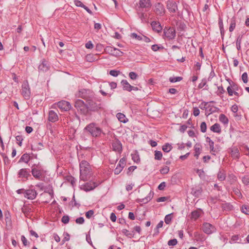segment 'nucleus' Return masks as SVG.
Masks as SVG:
<instances>
[{
  "instance_id": "473e14b6",
  "label": "nucleus",
  "mask_w": 249,
  "mask_h": 249,
  "mask_svg": "<svg viewBox=\"0 0 249 249\" xmlns=\"http://www.w3.org/2000/svg\"><path fill=\"white\" fill-rule=\"evenodd\" d=\"M200 215V211L199 210H196L192 212L191 218L194 220L197 219Z\"/></svg>"
},
{
  "instance_id": "2eb2a0df",
  "label": "nucleus",
  "mask_w": 249,
  "mask_h": 249,
  "mask_svg": "<svg viewBox=\"0 0 249 249\" xmlns=\"http://www.w3.org/2000/svg\"><path fill=\"white\" fill-rule=\"evenodd\" d=\"M112 149L113 151L121 152L122 150V143L118 139H115L112 142Z\"/></svg>"
},
{
  "instance_id": "69168bd1",
  "label": "nucleus",
  "mask_w": 249,
  "mask_h": 249,
  "mask_svg": "<svg viewBox=\"0 0 249 249\" xmlns=\"http://www.w3.org/2000/svg\"><path fill=\"white\" fill-rule=\"evenodd\" d=\"M120 73L119 71H115V70H111L109 71V74L113 76L116 77Z\"/></svg>"
},
{
  "instance_id": "f03ea898",
  "label": "nucleus",
  "mask_w": 249,
  "mask_h": 249,
  "mask_svg": "<svg viewBox=\"0 0 249 249\" xmlns=\"http://www.w3.org/2000/svg\"><path fill=\"white\" fill-rule=\"evenodd\" d=\"M84 131L94 138H99L101 136L102 134L105 135L102 129L96 124L94 123L87 125L85 127Z\"/></svg>"
},
{
  "instance_id": "c9c22d12",
  "label": "nucleus",
  "mask_w": 249,
  "mask_h": 249,
  "mask_svg": "<svg viewBox=\"0 0 249 249\" xmlns=\"http://www.w3.org/2000/svg\"><path fill=\"white\" fill-rule=\"evenodd\" d=\"M138 10L139 11L138 12V13L139 15V18L141 19L142 22H146L147 19V15L144 13L140 12V9H139Z\"/></svg>"
},
{
  "instance_id": "dca6fc26",
  "label": "nucleus",
  "mask_w": 249,
  "mask_h": 249,
  "mask_svg": "<svg viewBox=\"0 0 249 249\" xmlns=\"http://www.w3.org/2000/svg\"><path fill=\"white\" fill-rule=\"evenodd\" d=\"M50 68V64L49 62L45 59L42 61L41 63L38 66V70L40 71L46 72L49 70Z\"/></svg>"
},
{
  "instance_id": "58836bf2",
  "label": "nucleus",
  "mask_w": 249,
  "mask_h": 249,
  "mask_svg": "<svg viewBox=\"0 0 249 249\" xmlns=\"http://www.w3.org/2000/svg\"><path fill=\"white\" fill-rule=\"evenodd\" d=\"M241 211L246 214H249V207L246 205H243L241 208Z\"/></svg>"
},
{
  "instance_id": "a19ab883",
  "label": "nucleus",
  "mask_w": 249,
  "mask_h": 249,
  "mask_svg": "<svg viewBox=\"0 0 249 249\" xmlns=\"http://www.w3.org/2000/svg\"><path fill=\"white\" fill-rule=\"evenodd\" d=\"M172 214L173 213H172L167 214L165 216V218H164V221L166 224H169L171 223L172 219V217L171 216Z\"/></svg>"
},
{
  "instance_id": "bf43d9fd",
  "label": "nucleus",
  "mask_w": 249,
  "mask_h": 249,
  "mask_svg": "<svg viewBox=\"0 0 249 249\" xmlns=\"http://www.w3.org/2000/svg\"><path fill=\"white\" fill-rule=\"evenodd\" d=\"M94 214V211L93 210H89L86 213V216L88 218H91Z\"/></svg>"
},
{
  "instance_id": "ea45409f",
  "label": "nucleus",
  "mask_w": 249,
  "mask_h": 249,
  "mask_svg": "<svg viewBox=\"0 0 249 249\" xmlns=\"http://www.w3.org/2000/svg\"><path fill=\"white\" fill-rule=\"evenodd\" d=\"M162 157V154L161 151H155V159L157 160H160Z\"/></svg>"
},
{
  "instance_id": "1a4fd4ad",
  "label": "nucleus",
  "mask_w": 249,
  "mask_h": 249,
  "mask_svg": "<svg viewBox=\"0 0 249 249\" xmlns=\"http://www.w3.org/2000/svg\"><path fill=\"white\" fill-rule=\"evenodd\" d=\"M105 51L109 54L115 56H121L123 54V53L122 51L116 48L112 47L111 46L106 47Z\"/></svg>"
},
{
  "instance_id": "7c9ffc66",
  "label": "nucleus",
  "mask_w": 249,
  "mask_h": 249,
  "mask_svg": "<svg viewBox=\"0 0 249 249\" xmlns=\"http://www.w3.org/2000/svg\"><path fill=\"white\" fill-rule=\"evenodd\" d=\"M131 155L132 160L134 162L139 163L140 161V156L137 151H135L133 153H132Z\"/></svg>"
},
{
  "instance_id": "4c0bfd02",
  "label": "nucleus",
  "mask_w": 249,
  "mask_h": 249,
  "mask_svg": "<svg viewBox=\"0 0 249 249\" xmlns=\"http://www.w3.org/2000/svg\"><path fill=\"white\" fill-rule=\"evenodd\" d=\"M242 36H239L237 39H236V48L237 49V50L239 51L241 50V42H242Z\"/></svg>"
},
{
  "instance_id": "f257e3e1",
  "label": "nucleus",
  "mask_w": 249,
  "mask_h": 249,
  "mask_svg": "<svg viewBox=\"0 0 249 249\" xmlns=\"http://www.w3.org/2000/svg\"><path fill=\"white\" fill-rule=\"evenodd\" d=\"M80 178L83 181L89 180L93 175L91 167L89 163L85 160L80 163Z\"/></svg>"
},
{
  "instance_id": "20e7f679",
  "label": "nucleus",
  "mask_w": 249,
  "mask_h": 249,
  "mask_svg": "<svg viewBox=\"0 0 249 249\" xmlns=\"http://www.w3.org/2000/svg\"><path fill=\"white\" fill-rule=\"evenodd\" d=\"M21 88V94L25 99H29L31 96V90L27 80H25L23 82Z\"/></svg>"
},
{
  "instance_id": "c756f323",
  "label": "nucleus",
  "mask_w": 249,
  "mask_h": 249,
  "mask_svg": "<svg viewBox=\"0 0 249 249\" xmlns=\"http://www.w3.org/2000/svg\"><path fill=\"white\" fill-rule=\"evenodd\" d=\"M30 160V156H29V154L26 153V154H24L23 155H22V156L21 157L19 160V162H25L26 163H28V162Z\"/></svg>"
},
{
  "instance_id": "9b49d317",
  "label": "nucleus",
  "mask_w": 249,
  "mask_h": 249,
  "mask_svg": "<svg viewBox=\"0 0 249 249\" xmlns=\"http://www.w3.org/2000/svg\"><path fill=\"white\" fill-rule=\"evenodd\" d=\"M98 185V184L95 182L89 181L82 185L81 187V189L84 190L85 191L88 192L92 190Z\"/></svg>"
},
{
  "instance_id": "cd10ccee",
  "label": "nucleus",
  "mask_w": 249,
  "mask_h": 249,
  "mask_svg": "<svg viewBox=\"0 0 249 249\" xmlns=\"http://www.w3.org/2000/svg\"><path fill=\"white\" fill-rule=\"evenodd\" d=\"M153 196V193H151V192H150L147 196L143 198L140 199L139 200V202H142L143 203H146L152 199Z\"/></svg>"
},
{
  "instance_id": "864d4df0",
  "label": "nucleus",
  "mask_w": 249,
  "mask_h": 249,
  "mask_svg": "<svg viewBox=\"0 0 249 249\" xmlns=\"http://www.w3.org/2000/svg\"><path fill=\"white\" fill-rule=\"evenodd\" d=\"M207 83V80L206 79H203L202 80L198 86V88L199 89H202L205 86H206Z\"/></svg>"
},
{
  "instance_id": "13d9d810",
  "label": "nucleus",
  "mask_w": 249,
  "mask_h": 249,
  "mask_svg": "<svg viewBox=\"0 0 249 249\" xmlns=\"http://www.w3.org/2000/svg\"><path fill=\"white\" fill-rule=\"evenodd\" d=\"M21 240L24 246H26L28 245L29 242L27 241V239L24 235H22L21 236Z\"/></svg>"
},
{
  "instance_id": "c03bdc74",
  "label": "nucleus",
  "mask_w": 249,
  "mask_h": 249,
  "mask_svg": "<svg viewBox=\"0 0 249 249\" xmlns=\"http://www.w3.org/2000/svg\"><path fill=\"white\" fill-rule=\"evenodd\" d=\"M67 180L70 182L72 186L75 184V179L72 176H67Z\"/></svg>"
},
{
  "instance_id": "49530a36",
  "label": "nucleus",
  "mask_w": 249,
  "mask_h": 249,
  "mask_svg": "<svg viewBox=\"0 0 249 249\" xmlns=\"http://www.w3.org/2000/svg\"><path fill=\"white\" fill-rule=\"evenodd\" d=\"M200 130L203 133H204L207 130V125L205 122L201 123L200 124Z\"/></svg>"
},
{
  "instance_id": "5701e85b",
  "label": "nucleus",
  "mask_w": 249,
  "mask_h": 249,
  "mask_svg": "<svg viewBox=\"0 0 249 249\" xmlns=\"http://www.w3.org/2000/svg\"><path fill=\"white\" fill-rule=\"evenodd\" d=\"M151 25L154 31L157 32V33H160L161 31L162 27L159 22L153 21L151 23Z\"/></svg>"
},
{
  "instance_id": "a211bd4d",
  "label": "nucleus",
  "mask_w": 249,
  "mask_h": 249,
  "mask_svg": "<svg viewBox=\"0 0 249 249\" xmlns=\"http://www.w3.org/2000/svg\"><path fill=\"white\" fill-rule=\"evenodd\" d=\"M154 12L157 15H163L165 12V9L163 5L160 3H158L157 4H156L155 5Z\"/></svg>"
},
{
  "instance_id": "5fc2aeb1",
  "label": "nucleus",
  "mask_w": 249,
  "mask_h": 249,
  "mask_svg": "<svg viewBox=\"0 0 249 249\" xmlns=\"http://www.w3.org/2000/svg\"><path fill=\"white\" fill-rule=\"evenodd\" d=\"M242 181L246 185L249 184V176H244L242 178Z\"/></svg>"
},
{
  "instance_id": "79ce46f5",
  "label": "nucleus",
  "mask_w": 249,
  "mask_h": 249,
  "mask_svg": "<svg viewBox=\"0 0 249 249\" xmlns=\"http://www.w3.org/2000/svg\"><path fill=\"white\" fill-rule=\"evenodd\" d=\"M236 22L235 20L234 19H232L230 23V26L229 28V31L231 32L233 31L235 27Z\"/></svg>"
},
{
  "instance_id": "bb28decb",
  "label": "nucleus",
  "mask_w": 249,
  "mask_h": 249,
  "mask_svg": "<svg viewBox=\"0 0 249 249\" xmlns=\"http://www.w3.org/2000/svg\"><path fill=\"white\" fill-rule=\"evenodd\" d=\"M221 207L223 211H230L232 210L233 206L230 203H222Z\"/></svg>"
},
{
  "instance_id": "0e129e2a",
  "label": "nucleus",
  "mask_w": 249,
  "mask_h": 249,
  "mask_svg": "<svg viewBox=\"0 0 249 249\" xmlns=\"http://www.w3.org/2000/svg\"><path fill=\"white\" fill-rule=\"evenodd\" d=\"M84 221H85V220L83 217H78L75 220L76 223L77 224H83Z\"/></svg>"
},
{
  "instance_id": "aec40b11",
  "label": "nucleus",
  "mask_w": 249,
  "mask_h": 249,
  "mask_svg": "<svg viewBox=\"0 0 249 249\" xmlns=\"http://www.w3.org/2000/svg\"><path fill=\"white\" fill-rule=\"evenodd\" d=\"M152 6L151 0H140L139 1V9L149 8Z\"/></svg>"
},
{
  "instance_id": "4d7b16f0",
  "label": "nucleus",
  "mask_w": 249,
  "mask_h": 249,
  "mask_svg": "<svg viewBox=\"0 0 249 249\" xmlns=\"http://www.w3.org/2000/svg\"><path fill=\"white\" fill-rule=\"evenodd\" d=\"M208 104H209V102H203L201 104L200 106H202V107H200L201 108H202V107H203L204 109H209V107H210V106L209 105H208Z\"/></svg>"
},
{
  "instance_id": "6e6552de",
  "label": "nucleus",
  "mask_w": 249,
  "mask_h": 249,
  "mask_svg": "<svg viewBox=\"0 0 249 249\" xmlns=\"http://www.w3.org/2000/svg\"><path fill=\"white\" fill-rule=\"evenodd\" d=\"M163 33L165 37L168 40L174 39L176 36V31L173 28L165 27Z\"/></svg>"
},
{
  "instance_id": "680f3d73",
  "label": "nucleus",
  "mask_w": 249,
  "mask_h": 249,
  "mask_svg": "<svg viewBox=\"0 0 249 249\" xmlns=\"http://www.w3.org/2000/svg\"><path fill=\"white\" fill-rule=\"evenodd\" d=\"M131 36L133 38H136L137 40H142V36H139L136 33H132L131 34Z\"/></svg>"
},
{
  "instance_id": "4be33fe9",
  "label": "nucleus",
  "mask_w": 249,
  "mask_h": 249,
  "mask_svg": "<svg viewBox=\"0 0 249 249\" xmlns=\"http://www.w3.org/2000/svg\"><path fill=\"white\" fill-rule=\"evenodd\" d=\"M58 120V117L57 113L53 110H50L49 112V120L52 122H55Z\"/></svg>"
},
{
  "instance_id": "0eeeda50",
  "label": "nucleus",
  "mask_w": 249,
  "mask_h": 249,
  "mask_svg": "<svg viewBox=\"0 0 249 249\" xmlns=\"http://www.w3.org/2000/svg\"><path fill=\"white\" fill-rule=\"evenodd\" d=\"M75 107L81 113L86 114L88 113L87 103L85 104L82 100H77L75 102Z\"/></svg>"
},
{
  "instance_id": "f3484780",
  "label": "nucleus",
  "mask_w": 249,
  "mask_h": 249,
  "mask_svg": "<svg viewBox=\"0 0 249 249\" xmlns=\"http://www.w3.org/2000/svg\"><path fill=\"white\" fill-rule=\"evenodd\" d=\"M18 178H24L26 180L28 179V177L31 176L30 172L26 168L21 169L18 172Z\"/></svg>"
},
{
  "instance_id": "774afa93",
  "label": "nucleus",
  "mask_w": 249,
  "mask_h": 249,
  "mask_svg": "<svg viewBox=\"0 0 249 249\" xmlns=\"http://www.w3.org/2000/svg\"><path fill=\"white\" fill-rule=\"evenodd\" d=\"M227 91L230 96H232L233 94V90L231 86H229L227 88Z\"/></svg>"
},
{
  "instance_id": "37998d69",
  "label": "nucleus",
  "mask_w": 249,
  "mask_h": 249,
  "mask_svg": "<svg viewBox=\"0 0 249 249\" xmlns=\"http://www.w3.org/2000/svg\"><path fill=\"white\" fill-rule=\"evenodd\" d=\"M169 171V167L167 166H165L160 170V173L162 174H166Z\"/></svg>"
},
{
  "instance_id": "3c124183",
  "label": "nucleus",
  "mask_w": 249,
  "mask_h": 249,
  "mask_svg": "<svg viewBox=\"0 0 249 249\" xmlns=\"http://www.w3.org/2000/svg\"><path fill=\"white\" fill-rule=\"evenodd\" d=\"M16 139L17 142H18V144L21 146L22 145V141L23 140L22 136L21 135H18L16 137Z\"/></svg>"
},
{
  "instance_id": "a18cd8bd",
  "label": "nucleus",
  "mask_w": 249,
  "mask_h": 249,
  "mask_svg": "<svg viewBox=\"0 0 249 249\" xmlns=\"http://www.w3.org/2000/svg\"><path fill=\"white\" fill-rule=\"evenodd\" d=\"M182 79L181 77H170L169 81L172 83H175L178 81H180Z\"/></svg>"
},
{
  "instance_id": "e433bc0d",
  "label": "nucleus",
  "mask_w": 249,
  "mask_h": 249,
  "mask_svg": "<svg viewBox=\"0 0 249 249\" xmlns=\"http://www.w3.org/2000/svg\"><path fill=\"white\" fill-rule=\"evenodd\" d=\"M231 87L233 90V94L237 96H239V94L237 91L239 90V87L237 84L233 83V84L231 85Z\"/></svg>"
},
{
  "instance_id": "338daca9",
  "label": "nucleus",
  "mask_w": 249,
  "mask_h": 249,
  "mask_svg": "<svg viewBox=\"0 0 249 249\" xmlns=\"http://www.w3.org/2000/svg\"><path fill=\"white\" fill-rule=\"evenodd\" d=\"M193 114L195 116H197L199 115L200 111L199 109L196 107L194 108Z\"/></svg>"
},
{
  "instance_id": "c85d7f7f",
  "label": "nucleus",
  "mask_w": 249,
  "mask_h": 249,
  "mask_svg": "<svg viewBox=\"0 0 249 249\" xmlns=\"http://www.w3.org/2000/svg\"><path fill=\"white\" fill-rule=\"evenodd\" d=\"M118 119L122 123H125L127 122L128 120L126 118L125 116L122 113H117L116 115Z\"/></svg>"
},
{
  "instance_id": "de8ad7c7",
  "label": "nucleus",
  "mask_w": 249,
  "mask_h": 249,
  "mask_svg": "<svg viewBox=\"0 0 249 249\" xmlns=\"http://www.w3.org/2000/svg\"><path fill=\"white\" fill-rule=\"evenodd\" d=\"M122 232L126 236L131 238L133 236L134 234L132 233H130L129 232V231L126 229H124L122 231Z\"/></svg>"
},
{
  "instance_id": "603ef678",
  "label": "nucleus",
  "mask_w": 249,
  "mask_h": 249,
  "mask_svg": "<svg viewBox=\"0 0 249 249\" xmlns=\"http://www.w3.org/2000/svg\"><path fill=\"white\" fill-rule=\"evenodd\" d=\"M178 243V241L176 239H171L168 242V245L169 246H175Z\"/></svg>"
},
{
  "instance_id": "393cba45",
  "label": "nucleus",
  "mask_w": 249,
  "mask_h": 249,
  "mask_svg": "<svg viewBox=\"0 0 249 249\" xmlns=\"http://www.w3.org/2000/svg\"><path fill=\"white\" fill-rule=\"evenodd\" d=\"M210 130L214 133H220L221 132V129L220 125L219 124L215 123L213 124L211 127Z\"/></svg>"
},
{
  "instance_id": "7ed1b4c3",
  "label": "nucleus",
  "mask_w": 249,
  "mask_h": 249,
  "mask_svg": "<svg viewBox=\"0 0 249 249\" xmlns=\"http://www.w3.org/2000/svg\"><path fill=\"white\" fill-rule=\"evenodd\" d=\"M87 110L91 111H96L101 108V104L100 102H97L96 99L94 97V94H93V97L89 98L86 101Z\"/></svg>"
},
{
  "instance_id": "052dcab7",
  "label": "nucleus",
  "mask_w": 249,
  "mask_h": 249,
  "mask_svg": "<svg viewBox=\"0 0 249 249\" xmlns=\"http://www.w3.org/2000/svg\"><path fill=\"white\" fill-rule=\"evenodd\" d=\"M242 79L244 83H247L248 82V74L247 72H244L242 75Z\"/></svg>"
},
{
  "instance_id": "09e8293b",
  "label": "nucleus",
  "mask_w": 249,
  "mask_h": 249,
  "mask_svg": "<svg viewBox=\"0 0 249 249\" xmlns=\"http://www.w3.org/2000/svg\"><path fill=\"white\" fill-rule=\"evenodd\" d=\"M192 193L193 195L196 196H198L201 194V190L200 189H192Z\"/></svg>"
},
{
  "instance_id": "f8f14e48",
  "label": "nucleus",
  "mask_w": 249,
  "mask_h": 249,
  "mask_svg": "<svg viewBox=\"0 0 249 249\" xmlns=\"http://www.w3.org/2000/svg\"><path fill=\"white\" fill-rule=\"evenodd\" d=\"M125 161L124 158H123L120 160L118 164L114 169V172L115 175H118L121 173L125 165Z\"/></svg>"
},
{
  "instance_id": "2f4dec72",
  "label": "nucleus",
  "mask_w": 249,
  "mask_h": 249,
  "mask_svg": "<svg viewBox=\"0 0 249 249\" xmlns=\"http://www.w3.org/2000/svg\"><path fill=\"white\" fill-rule=\"evenodd\" d=\"M217 178L220 181H223L226 178V173L225 171L222 170L219 171L217 174Z\"/></svg>"
},
{
  "instance_id": "b1692460",
  "label": "nucleus",
  "mask_w": 249,
  "mask_h": 249,
  "mask_svg": "<svg viewBox=\"0 0 249 249\" xmlns=\"http://www.w3.org/2000/svg\"><path fill=\"white\" fill-rule=\"evenodd\" d=\"M121 84L123 86L124 90L131 91L132 90V86L126 80H123L121 81Z\"/></svg>"
},
{
  "instance_id": "423d86ee",
  "label": "nucleus",
  "mask_w": 249,
  "mask_h": 249,
  "mask_svg": "<svg viewBox=\"0 0 249 249\" xmlns=\"http://www.w3.org/2000/svg\"><path fill=\"white\" fill-rule=\"evenodd\" d=\"M31 172L33 177L36 179L41 180L43 178V171L40 169L39 165H33L32 167Z\"/></svg>"
},
{
  "instance_id": "39448f33",
  "label": "nucleus",
  "mask_w": 249,
  "mask_h": 249,
  "mask_svg": "<svg viewBox=\"0 0 249 249\" xmlns=\"http://www.w3.org/2000/svg\"><path fill=\"white\" fill-rule=\"evenodd\" d=\"M93 94L94 93L89 89H82L79 90L77 96L87 101L89 98L93 97Z\"/></svg>"
},
{
  "instance_id": "4468645a",
  "label": "nucleus",
  "mask_w": 249,
  "mask_h": 249,
  "mask_svg": "<svg viewBox=\"0 0 249 249\" xmlns=\"http://www.w3.org/2000/svg\"><path fill=\"white\" fill-rule=\"evenodd\" d=\"M37 195V193L35 190L29 189L25 190L24 192V197L29 199H35Z\"/></svg>"
},
{
  "instance_id": "412c9836",
  "label": "nucleus",
  "mask_w": 249,
  "mask_h": 249,
  "mask_svg": "<svg viewBox=\"0 0 249 249\" xmlns=\"http://www.w3.org/2000/svg\"><path fill=\"white\" fill-rule=\"evenodd\" d=\"M167 8L171 13H175L177 10V6L174 1H168Z\"/></svg>"
},
{
  "instance_id": "f704fd0d",
  "label": "nucleus",
  "mask_w": 249,
  "mask_h": 249,
  "mask_svg": "<svg viewBox=\"0 0 249 249\" xmlns=\"http://www.w3.org/2000/svg\"><path fill=\"white\" fill-rule=\"evenodd\" d=\"M172 146L171 144L167 143L162 146V150L165 152H169L171 150Z\"/></svg>"
},
{
  "instance_id": "72a5a7b5",
  "label": "nucleus",
  "mask_w": 249,
  "mask_h": 249,
  "mask_svg": "<svg viewBox=\"0 0 249 249\" xmlns=\"http://www.w3.org/2000/svg\"><path fill=\"white\" fill-rule=\"evenodd\" d=\"M219 121L224 124H227L229 122L228 118L223 114H221L219 115Z\"/></svg>"
},
{
  "instance_id": "e2e57ef3",
  "label": "nucleus",
  "mask_w": 249,
  "mask_h": 249,
  "mask_svg": "<svg viewBox=\"0 0 249 249\" xmlns=\"http://www.w3.org/2000/svg\"><path fill=\"white\" fill-rule=\"evenodd\" d=\"M75 5L77 7H84V4L80 0H75L74 1Z\"/></svg>"
},
{
  "instance_id": "a878e982",
  "label": "nucleus",
  "mask_w": 249,
  "mask_h": 249,
  "mask_svg": "<svg viewBox=\"0 0 249 249\" xmlns=\"http://www.w3.org/2000/svg\"><path fill=\"white\" fill-rule=\"evenodd\" d=\"M194 150L195 151V157L198 159L199 154L201 153V146L199 143H196L194 146Z\"/></svg>"
},
{
  "instance_id": "6ab92c4d",
  "label": "nucleus",
  "mask_w": 249,
  "mask_h": 249,
  "mask_svg": "<svg viewBox=\"0 0 249 249\" xmlns=\"http://www.w3.org/2000/svg\"><path fill=\"white\" fill-rule=\"evenodd\" d=\"M229 153L233 159H238L239 157V151L237 147L233 146L229 149Z\"/></svg>"
},
{
  "instance_id": "8fccbe9b",
  "label": "nucleus",
  "mask_w": 249,
  "mask_h": 249,
  "mask_svg": "<svg viewBox=\"0 0 249 249\" xmlns=\"http://www.w3.org/2000/svg\"><path fill=\"white\" fill-rule=\"evenodd\" d=\"M129 76L132 80H135L138 77V74L135 72H130L129 73Z\"/></svg>"
},
{
  "instance_id": "9d476101",
  "label": "nucleus",
  "mask_w": 249,
  "mask_h": 249,
  "mask_svg": "<svg viewBox=\"0 0 249 249\" xmlns=\"http://www.w3.org/2000/svg\"><path fill=\"white\" fill-rule=\"evenodd\" d=\"M203 231L207 234H210L215 231L214 226L209 223H204L202 227Z\"/></svg>"
},
{
  "instance_id": "6e6d98bb",
  "label": "nucleus",
  "mask_w": 249,
  "mask_h": 249,
  "mask_svg": "<svg viewBox=\"0 0 249 249\" xmlns=\"http://www.w3.org/2000/svg\"><path fill=\"white\" fill-rule=\"evenodd\" d=\"M69 217L68 215H64L62 217L61 221L64 224H67L69 222Z\"/></svg>"
},
{
  "instance_id": "ddd939ff",
  "label": "nucleus",
  "mask_w": 249,
  "mask_h": 249,
  "mask_svg": "<svg viewBox=\"0 0 249 249\" xmlns=\"http://www.w3.org/2000/svg\"><path fill=\"white\" fill-rule=\"evenodd\" d=\"M57 105L59 108L65 111L69 110L71 107L70 103L65 101L58 102Z\"/></svg>"
}]
</instances>
